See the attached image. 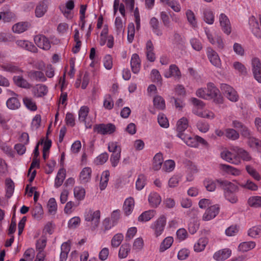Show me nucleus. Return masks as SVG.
<instances>
[{"instance_id": "obj_1", "label": "nucleus", "mask_w": 261, "mask_h": 261, "mask_svg": "<svg viewBox=\"0 0 261 261\" xmlns=\"http://www.w3.org/2000/svg\"><path fill=\"white\" fill-rule=\"evenodd\" d=\"M166 217L162 215L151 224L150 228L156 238L160 236L164 232L166 225Z\"/></svg>"}, {"instance_id": "obj_2", "label": "nucleus", "mask_w": 261, "mask_h": 261, "mask_svg": "<svg viewBox=\"0 0 261 261\" xmlns=\"http://www.w3.org/2000/svg\"><path fill=\"white\" fill-rule=\"evenodd\" d=\"M100 213L97 210L93 211L92 210H89L85 213V219L86 221L91 222V229L95 230L98 226L100 221Z\"/></svg>"}, {"instance_id": "obj_3", "label": "nucleus", "mask_w": 261, "mask_h": 261, "mask_svg": "<svg viewBox=\"0 0 261 261\" xmlns=\"http://www.w3.org/2000/svg\"><path fill=\"white\" fill-rule=\"evenodd\" d=\"M223 94L231 101L238 100L239 95L237 91L231 86L226 84H222L220 87Z\"/></svg>"}, {"instance_id": "obj_4", "label": "nucleus", "mask_w": 261, "mask_h": 261, "mask_svg": "<svg viewBox=\"0 0 261 261\" xmlns=\"http://www.w3.org/2000/svg\"><path fill=\"white\" fill-rule=\"evenodd\" d=\"M116 130L115 125L112 123L96 124L93 127V130L98 134L105 135L111 134Z\"/></svg>"}, {"instance_id": "obj_5", "label": "nucleus", "mask_w": 261, "mask_h": 261, "mask_svg": "<svg viewBox=\"0 0 261 261\" xmlns=\"http://www.w3.org/2000/svg\"><path fill=\"white\" fill-rule=\"evenodd\" d=\"M34 40L37 46L43 50H48L51 47L50 42L43 35L38 34L34 36Z\"/></svg>"}, {"instance_id": "obj_6", "label": "nucleus", "mask_w": 261, "mask_h": 261, "mask_svg": "<svg viewBox=\"0 0 261 261\" xmlns=\"http://www.w3.org/2000/svg\"><path fill=\"white\" fill-rule=\"evenodd\" d=\"M206 55L211 63L216 68L221 67V61L217 53L211 47L206 50Z\"/></svg>"}, {"instance_id": "obj_7", "label": "nucleus", "mask_w": 261, "mask_h": 261, "mask_svg": "<svg viewBox=\"0 0 261 261\" xmlns=\"http://www.w3.org/2000/svg\"><path fill=\"white\" fill-rule=\"evenodd\" d=\"M217 184L224 190V193L227 192H237L239 191V187L233 183L222 179H217Z\"/></svg>"}, {"instance_id": "obj_8", "label": "nucleus", "mask_w": 261, "mask_h": 261, "mask_svg": "<svg viewBox=\"0 0 261 261\" xmlns=\"http://www.w3.org/2000/svg\"><path fill=\"white\" fill-rule=\"evenodd\" d=\"M251 64L254 77L261 83V62L258 58H254L252 60Z\"/></svg>"}, {"instance_id": "obj_9", "label": "nucleus", "mask_w": 261, "mask_h": 261, "mask_svg": "<svg viewBox=\"0 0 261 261\" xmlns=\"http://www.w3.org/2000/svg\"><path fill=\"white\" fill-rule=\"evenodd\" d=\"M219 21L224 33L229 35L231 32V28L228 17L225 14L221 13L219 17Z\"/></svg>"}, {"instance_id": "obj_10", "label": "nucleus", "mask_w": 261, "mask_h": 261, "mask_svg": "<svg viewBox=\"0 0 261 261\" xmlns=\"http://www.w3.org/2000/svg\"><path fill=\"white\" fill-rule=\"evenodd\" d=\"M231 150L236 154L237 159L238 157H239L246 162L250 161L252 159L250 153L243 148H240L238 146H233L231 148Z\"/></svg>"}, {"instance_id": "obj_11", "label": "nucleus", "mask_w": 261, "mask_h": 261, "mask_svg": "<svg viewBox=\"0 0 261 261\" xmlns=\"http://www.w3.org/2000/svg\"><path fill=\"white\" fill-rule=\"evenodd\" d=\"M189 125L188 120L185 117H182L178 120L176 123L177 137L181 138L186 135L184 132L188 128Z\"/></svg>"}, {"instance_id": "obj_12", "label": "nucleus", "mask_w": 261, "mask_h": 261, "mask_svg": "<svg viewBox=\"0 0 261 261\" xmlns=\"http://www.w3.org/2000/svg\"><path fill=\"white\" fill-rule=\"evenodd\" d=\"M219 206L218 205H214L210 206L205 211L203 216V220L209 221L214 218L219 212Z\"/></svg>"}, {"instance_id": "obj_13", "label": "nucleus", "mask_w": 261, "mask_h": 261, "mask_svg": "<svg viewBox=\"0 0 261 261\" xmlns=\"http://www.w3.org/2000/svg\"><path fill=\"white\" fill-rule=\"evenodd\" d=\"M15 43L17 46L32 53H37V48L31 42L25 40H17Z\"/></svg>"}, {"instance_id": "obj_14", "label": "nucleus", "mask_w": 261, "mask_h": 261, "mask_svg": "<svg viewBox=\"0 0 261 261\" xmlns=\"http://www.w3.org/2000/svg\"><path fill=\"white\" fill-rule=\"evenodd\" d=\"M221 157L226 162L235 165H238L240 163V161L237 159L236 154H234L227 150H225L221 152Z\"/></svg>"}, {"instance_id": "obj_15", "label": "nucleus", "mask_w": 261, "mask_h": 261, "mask_svg": "<svg viewBox=\"0 0 261 261\" xmlns=\"http://www.w3.org/2000/svg\"><path fill=\"white\" fill-rule=\"evenodd\" d=\"M231 254V251L229 249H222L216 252L213 255V258L217 261H222L229 258Z\"/></svg>"}, {"instance_id": "obj_16", "label": "nucleus", "mask_w": 261, "mask_h": 261, "mask_svg": "<svg viewBox=\"0 0 261 261\" xmlns=\"http://www.w3.org/2000/svg\"><path fill=\"white\" fill-rule=\"evenodd\" d=\"M191 100L194 105L192 110L193 113L201 117L202 114L201 109L204 108L205 106L204 103L196 98H192Z\"/></svg>"}, {"instance_id": "obj_17", "label": "nucleus", "mask_w": 261, "mask_h": 261, "mask_svg": "<svg viewBox=\"0 0 261 261\" xmlns=\"http://www.w3.org/2000/svg\"><path fill=\"white\" fill-rule=\"evenodd\" d=\"M33 94L37 97H41L47 94V87L45 85L37 84L32 90Z\"/></svg>"}, {"instance_id": "obj_18", "label": "nucleus", "mask_w": 261, "mask_h": 261, "mask_svg": "<svg viewBox=\"0 0 261 261\" xmlns=\"http://www.w3.org/2000/svg\"><path fill=\"white\" fill-rule=\"evenodd\" d=\"M130 66L133 73L137 74L139 72L141 67V60L138 54H133L130 60Z\"/></svg>"}, {"instance_id": "obj_19", "label": "nucleus", "mask_w": 261, "mask_h": 261, "mask_svg": "<svg viewBox=\"0 0 261 261\" xmlns=\"http://www.w3.org/2000/svg\"><path fill=\"white\" fill-rule=\"evenodd\" d=\"M149 25L152 32L158 36L163 35V32L160 28V22L155 17H152L149 21Z\"/></svg>"}, {"instance_id": "obj_20", "label": "nucleus", "mask_w": 261, "mask_h": 261, "mask_svg": "<svg viewBox=\"0 0 261 261\" xmlns=\"http://www.w3.org/2000/svg\"><path fill=\"white\" fill-rule=\"evenodd\" d=\"M164 75L167 78L173 76L175 79H179L181 77V73L176 65L172 64L169 66V71L166 72Z\"/></svg>"}, {"instance_id": "obj_21", "label": "nucleus", "mask_w": 261, "mask_h": 261, "mask_svg": "<svg viewBox=\"0 0 261 261\" xmlns=\"http://www.w3.org/2000/svg\"><path fill=\"white\" fill-rule=\"evenodd\" d=\"M134 206L135 201L132 197H130L125 199L123 206V210L126 216H128L132 213Z\"/></svg>"}, {"instance_id": "obj_22", "label": "nucleus", "mask_w": 261, "mask_h": 261, "mask_svg": "<svg viewBox=\"0 0 261 261\" xmlns=\"http://www.w3.org/2000/svg\"><path fill=\"white\" fill-rule=\"evenodd\" d=\"M0 69L3 71L10 72L18 73L22 71L17 66L11 63H5L0 65Z\"/></svg>"}, {"instance_id": "obj_23", "label": "nucleus", "mask_w": 261, "mask_h": 261, "mask_svg": "<svg viewBox=\"0 0 261 261\" xmlns=\"http://www.w3.org/2000/svg\"><path fill=\"white\" fill-rule=\"evenodd\" d=\"M161 197L156 192L151 193L148 196V202L152 207H157L161 202Z\"/></svg>"}, {"instance_id": "obj_24", "label": "nucleus", "mask_w": 261, "mask_h": 261, "mask_svg": "<svg viewBox=\"0 0 261 261\" xmlns=\"http://www.w3.org/2000/svg\"><path fill=\"white\" fill-rule=\"evenodd\" d=\"M15 84L18 87L24 89H29L32 86L22 76H14L13 78Z\"/></svg>"}, {"instance_id": "obj_25", "label": "nucleus", "mask_w": 261, "mask_h": 261, "mask_svg": "<svg viewBox=\"0 0 261 261\" xmlns=\"http://www.w3.org/2000/svg\"><path fill=\"white\" fill-rule=\"evenodd\" d=\"M70 250V245L69 242L63 243L61 247L60 261H66L69 252Z\"/></svg>"}, {"instance_id": "obj_26", "label": "nucleus", "mask_w": 261, "mask_h": 261, "mask_svg": "<svg viewBox=\"0 0 261 261\" xmlns=\"http://www.w3.org/2000/svg\"><path fill=\"white\" fill-rule=\"evenodd\" d=\"M220 169L228 174L234 176H238L241 174L240 170L228 165L221 164L220 165Z\"/></svg>"}, {"instance_id": "obj_27", "label": "nucleus", "mask_w": 261, "mask_h": 261, "mask_svg": "<svg viewBox=\"0 0 261 261\" xmlns=\"http://www.w3.org/2000/svg\"><path fill=\"white\" fill-rule=\"evenodd\" d=\"M153 45L151 40H148L146 44V57L150 62L154 61L155 59V54L153 53Z\"/></svg>"}, {"instance_id": "obj_28", "label": "nucleus", "mask_w": 261, "mask_h": 261, "mask_svg": "<svg viewBox=\"0 0 261 261\" xmlns=\"http://www.w3.org/2000/svg\"><path fill=\"white\" fill-rule=\"evenodd\" d=\"M91 169L89 167H85L83 169L80 173V180L81 183L85 184L91 178Z\"/></svg>"}, {"instance_id": "obj_29", "label": "nucleus", "mask_w": 261, "mask_h": 261, "mask_svg": "<svg viewBox=\"0 0 261 261\" xmlns=\"http://www.w3.org/2000/svg\"><path fill=\"white\" fill-rule=\"evenodd\" d=\"M28 75L31 79L37 81L44 82L47 80L44 73L40 71H31L29 72Z\"/></svg>"}, {"instance_id": "obj_30", "label": "nucleus", "mask_w": 261, "mask_h": 261, "mask_svg": "<svg viewBox=\"0 0 261 261\" xmlns=\"http://www.w3.org/2000/svg\"><path fill=\"white\" fill-rule=\"evenodd\" d=\"M66 177V171L64 168L60 169L57 174L55 180V187L56 188L60 187L63 184Z\"/></svg>"}, {"instance_id": "obj_31", "label": "nucleus", "mask_w": 261, "mask_h": 261, "mask_svg": "<svg viewBox=\"0 0 261 261\" xmlns=\"http://www.w3.org/2000/svg\"><path fill=\"white\" fill-rule=\"evenodd\" d=\"M188 146L192 147H198L199 144H197V140L196 137H192L188 135H185L180 138Z\"/></svg>"}, {"instance_id": "obj_32", "label": "nucleus", "mask_w": 261, "mask_h": 261, "mask_svg": "<svg viewBox=\"0 0 261 261\" xmlns=\"http://www.w3.org/2000/svg\"><path fill=\"white\" fill-rule=\"evenodd\" d=\"M156 212L154 210H148L142 213L138 217L140 222H147L155 216Z\"/></svg>"}, {"instance_id": "obj_33", "label": "nucleus", "mask_w": 261, "mask_h": 261, "mask_svg": "<svg viewBox=\"0 0 261 261\" xmlns=\"http://www.w3.org/2000/svg\"><path fill=\"white\" fill-rule=\"evenodd\" d=\"M29 27L30 24L28 22H18L13 26L12 30L15 33L20 34L27 30Z\"/></svg>"}, {"instance_id": "obj_34", "label": "nucleus", "mask_w": 261, "mask_h": 261, "mask_svg": "<svg viewBox=\"0 0 261 261\" xmlns=\"http://www.w3.org/2000/svg\"><path fill=\"white\" fill-rule=\"evenodd\" d=\"M248 145L252 148H256L259 152H261V141L259 139L250 136L247 138Z\"/></svg>"}, {"instance_id": "obj_35", "label": "nucleus", "mask_w": 261, "mask_h": 261, "mask_svg": "<svg viewBox=\"0 0 261 261\" xmlns=\"http://www.w3.org/2000/svg\"><path fill=\"white\" fill-rule=\"evenodd\" d=\"M245 170L247 173L255 180L259 181L261 179V176L252 165H246Z\"/></svg>"}, {"instance_id": "obj_36", "label": "nucleus", "mask_w": 261, "mask_h": 261, "mask_svg": "<svg viewBox=\"0 0 261 261\" xmlns=\"http://www.w3.org/2000/svg\"><path fill=\"white\" fill-rule=\"evenodd\" d=\"M238 184L241 188L246 190L255 191L258 189L257 185L250 179H247L246 181L239 183Z\"/></svg>"}, {"instance_id": "obj_37", "label": "nucleus", "mask_w": 261, "mask_h": 261, "mask_svg": "<svg viewBox=\"0 0 261 261\" xmlns=\"http://www.w3.org/2000/svg\"><path fill=\"white\" fill-rule=\"evenodd\" d=\"M207 92L208 96V99H210L218 95L220 91L213 83H208L207 84Z\"/></svg>"}, {"instance_id": "obj_38", "label": "nucleus", "mask_w": 261, "mask_h": 261, "mask_svg": "<svg viewBox=\"0 0 261 261\" xmlns=\"http://www.w3.org/2000/svg\"><path fill=\"white\" fill-rule=\"evenodd\" d=\"M186 15L190 25L194 29L197 28V22L194 12L191 10L188 9L186 12Z\"/></svg>"}, {"instance_id": "obj_39", "label": "nucleus", "mask_w": 261, "mask_h": 261, "mask_svg": "<svg viewBox=\"0 0 261 261\" xmlns=\"http://www.w3.org/2000/svg\"><path fill=\"white\" fill-rule=\"evenodd\" d=\"M163 162V155L161 153H156L153 159V169L159 170L161 169Z\"/></svg>"}, {"instance_id": "obj_40", "label": "nucleus", "mask_w": 261, "mask_h": 261, "mask_svg": "<svg viewBox=\"0 0 261 261\" xmlns=\"http://www.w3.org/2000/svg\"><path fill=\"white\" fill-rule=\"evenodd\" d=\"M203 20L208 24H212L214 22V14L210 9H205L203 13Z\"/></svg>"}, {"instance_id": "obj_41", "label": "nucleus", "mask_w": 261, "mask_h": 261, "mask_svg": "<svg viewBox=\"0 0 261 261\" xmlns=\"http://www.w3.org/2000/svg\"><path fill=\"white\" fill-rule=\"evenodd\" d=\"M46 1H43L37 6L35 10L36 17H41L44 15L47 10Z\"/></svg>"}, {"instance_id": "obj_42", "label": "nucleus", "mask_w": 261, "mask_h": 261, "mask_svg": "<svg viewBox=\"0 0 261 261\" xmlns=\"http://www.w3.org/2000/svg\"><path fill=\"white\" fill-rule=\"evenodd\" d=\"M225 136L229 140L234 141L240 137V134L238 131L233 128H226L225 130Z\"/></svg>"}, {"instance_id": "obj_43", "label": "nucleus", "mask_w": 261, "mask_h": 261, "mask_svg": "<svg viewBox=\"0 0 261 261\" xmlns=\"http://www.w3.org/2000/svg\"><path fill=\"white\" fill-rule=\"evenodd\" d=\"M130 250V245L128 243L122 244L119 251L118 256L120 258H124L127 257Z\"/></svg>"}, {"instance_id": "obj_44", "label": "nucleus", "mask_w": 261, "mask_h": 261, "mask_svg": "<svg viewBox=\"0 0 261 261\" xmlns=\"http://www.w3.org/2000/svg\"><path fill=\"white\" fill-rule=\"evenodd\" d=\"M7 107L11 110H16L20 106V103L16 97L9 98L6 102Z\"/></svg>"}, {"instance_id": "obj_45", "label": "nucleus", "mask_w": 261, "mask_h": 261, "mask_svg": "<svg viewBox=\"0 0 261 261\" xmlns=\"http://www.w3.org/2000/svg\"><path fill=\"white\" fill-rule=\"evenodd\" d=\"M255 245V243L253 241L244 242L239 245L238 248L241 251L247 252L253 249Z\"/></svg>"}, {"instance_id": "obj_46", "label": "nucleus", "mask_w": 261, "mask_h": 261, "mask_svg": "<svg viewBox=\"0 0 261 261\" xmlns=\"http://www.w3.org/2000/svg\"><path fill=\"white\" fill-rule=\"evenodd\" d=\"M207 244V240L206 239H199L194 246V251L197 252L203 251L204 249Z\"/></svg>"}, {"instance_id": "obj_47", "label": "nucleus", "mask_w": 261, "mask_h": 261, "mask_svg": "<svg viewBox=\"0 0 261 261\" xmlns=\"http://www.w3.org/2000/svg\"><path fill=\"white\" fill-rule=\"evenodd\" d=\"M173 242V238L171 237L166 238L162 242L160 247V251L164 252L170 247Z\"/></svg>"}, {"instance_id": "obj_48", "label": "nucleus", "mask_w": 261, "mask_h": 261, "mask_svg": "<svg viewBox=\"0 0 261 261\" xmlns=\"http://www.w3.org/2000/svg\"><path fill=\"white\" fill-rule=\"evenodd\" d=\"M109 176L110 173L109 171H105L102 172L99 185L101 190H103L107 187Z\"/></svg>"}, {"instance_id": "obj_49", "label": "nucleus", "mask_w": 261, "mask_h": 261, "mask_svg": "<svg viewBox=\"0 0 261 261\" xmlns=\"http://www.w3.org/2000/svg\"><path fill=\"white\" fill-rule=\"evenodd\" d=\"M6 186V196L10 198L12 195L14 190V184L10 178H7L5 181Z\"/></svg>"}, {"instance_id": "obj_50", "label": "nucleus", "mask_w": 261, "mask_h": 261, "mask_svg": "<svg viewBox=\"0 0 261 261\" xmlns=\"http://www.w3.org/2000/svg\"><path fill=\"white\" fill-rule=\"evenodd\" d=\"M154 106L159 110H163L165 108V102L163 97L156 95L153 99Z\"/></svg>"}, {"instance_id": "obj_51", "label": "nucleus", "mask_w": 261, "mask_h": 261, "mask_svg": "<svg viewBox=\"0 0 261 261\" xmlns=\"http://www.w3.org/2000/svg\"><path fill=\"white\" fill-rule=\"evenodd\" d=\"M248 203L251 207H261V196H256L250 197L248 199Z\"/></svg>"}, {"instance_id": "obj_52", "label": "nucleus", "mask_w": 261, "mask_h": 261, "mask_svg": "<svg viewBox=\"0 0 261 261\" xmlns=\"http://www.w3.org/2000/svg\"><path fill=\"white\" fill-rule=\"evenodd\" d=\"M123 238L124 237L122 233H119L116 234L111 240L112 246L114 248L118 247L121 243Z\"/></svg>"}, {"instance_id": "obj_53", "label": "nucleus", "mask_w": 261, "mask_h": 261, "mask_svg": "<svg viewBox=\"0 0 261 261\" xmlns=\"http://www.w3.org/2000/svg\"><path fill=\"white\" fill-rule=\"evenodd\" d=\"M74 196L78 200H82L85 196V190L81 187H76L74 189Z\"/></svg>"}, {"instance_id": "obj_54", "label": "nucleus", "mask_w": 261, "mask_h": 261, "mask_svg": "<svg viewBox=\"0 0 261 261\" xmlns=\"http://www.w3.org/2000/svg\"><path fill=\"white\" fill-rule=\"evenodd\" d=\"M23 103L25 106L29 110L35 111L37 110V107L36 103L31 98L28 97H24L23 99Z\"/></svg>"}, {"instance_id": "obj_55", "label": "nucleus", "mask_w": 261, "mask_h": 261, "mask_svg": "<svg viewBox=\"0 0 261 261\" xmlns=\"http://www.w3.org/2000/svg\"><path fill=\"white\" fill-rule=\"evenodd\" d=\"M248 234L252 238L261 236V225L253 226L248 231Z\"/></svg>"}, {"instance_id": "obj_56", "label": "nucleus", "mask_w": 261, "mask_h": 261, "mask_svg": "<svg viewBox=\"0 0 261 261\" xmlns=\"http://www.w3.org/2000/svg\"><path fill=\"white\" fill-rule=\"evenodd\" d=\"M43 211L42 206L40 204H37L32 213L33 216L36 219L39 220L42 218Z\"/></svg>"}, {"instance_id": "obj_57", "label": "nucleus", "mask_w": 261, "mask_h": 261, "mask_svg": "<svg viewBox=\"0 0 261 261\" xmlns=\"http://www.w3.org/2000/svg\"><path fill=\"white\" fill-rule=\"evenodd\" d=\"M48 213L51 215H54L57 210V204L56 200L54 198H50L47 203Z\"/></svg>"}, {"instance_id": "obj_58", "label": "nucleus", "mask_w": 261, "mask_h": 261, "mask_svg": "<svg viewBox=\"0 0 261 261\" xmlns=\"http://www.w3.org/2000/svg\"><path fill=\"white\" fill-rule=\"evenodd\" d=\"M135 33L134 24L133 22L128 23L127 27V40L132 43L134 40Z\"/></svg>"}, {"instance_id": "obj_59", "label": "nucleus", "mask_w": 261, "mask_h": 261, "mask_svg": "<svg viewBox=\"0 0 261 261\" xmlns=\"http://www.w3.org/2000/svg\"><path fill=\"white\" fill-rule=\"evenodd\" d=\"M217 180H213L212 179H206L204 181V185L208 191L213 192L216 188Z\"/></svg>"}, {"instance_id": "obj_60", "label": "nucleus", "mask_w": 261, "mask_h": 261, "mask_svg": "<svg viewBox=\"0 0 261 261\" xmlns=\"http://www.w3.org/2000/svg\"><path fill=\"white\" fill-rule=\"evenodd\" d=\"M14 40L13 35L9 33H0V43L12 42Z\"/></svg>"}, {"instance_id": "obj_61", "label": "nucleus", "mask_w": 261, "mask_h": 261, "mask_svg": "<svg viewBox=\"0 0 261 261\" xmlns=\"http://www.w3.org/2000/svg\"><path fill=\"white\" fill-rule=\"evenodd\" d=\"M103 106L106 109L111 110L114 107V102L111 96L106 95L103 100Z\"/></svg>"}, {"instance_id": "obj_62", "label": "nucleus", "mask_w": 261, "mask_h": 261, "mask_svg": "<svg viewBox=\"0 0 261 261\" xmlns=\"http://www.w3.org/2000/svg\"><path fill=\"white\" fill-rule=\"evenodd\" d=\"M175 168V162L174 161L169 160L166 161L163 166V170L167 172H170L173 170Z\"/></svg>"}, {"instance_id": "obj_63", "label": "nucleus", "mask_w": 261, "mask_h": 261, "mask_svg": "<svg viewBox=\"0 0 261 261\" xmlns=\"http://www.w3.org/2000/svg\"><path fill=\"white\" fill-rule=\"evenodd\" d=\"M146 177L144 175L140 174L138 176L136 182V187L138 190H141L146 184Z\"/></svg>"}, {"instance_id": "obj_64", "label": "nucleus", "mask_w": 261, "mask_h": 261, "mask_svg": "<svg viewBox=\"0 0 261 261\" xmlns=\"http://www.w3.org/2000/svg\"><path fill=\"white\" fill-rule=\"evenodd\" d=\"M89 113V108L86 106H83L79 112V119L81 121H85Z\"/></svg>"}]
</instances>
